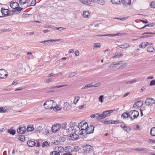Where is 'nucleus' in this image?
<instances>
[{
	"mask_svg": "<svg viewBox=\"0 0 155 155\" xmlns=\"http://www.w3.org/2000/svg\"><path fill=\"white\" fill-rule=\"evenodd\" d=\"M145 103L146 105L151 106L155 103V101L152 98H147L146 99Z\"/></svg>",
	"mask_w": 155,
	"mask_h": 155,
	"instance_id": "7",
	"label": "nucleus"
},
{
	"mask_svg": "<svg viewBox=\"0 0 155 155\" xmlns=\"http://www.w3.org/2000/svg\"><path fill=\"white\" fill-rule=\"evenodd\" d=\"M61 127V124H56L53 125L51 127L52 132L56 133L59 130Z\"/></svg>",
	"mask_w": 155,
	"mask_h": 155,
	"instance_id": "8",
	"label": "nucleus"
},
{
	"mask_svg": "<svg viewBox=\"0 0 155 155\" xmlns=\"http://www.w3.org/2000/svg\"><path fill=\"white\" fill-rule=\"evenodd\" d=\"M98 4L104 6L105 5V1L104 0H97Z\"/></svg>",
	"mask_w": 155,
	"mask_h": 155,
	"instance_id": "22",
	"label": "nucleus"
},
{
	"mask_svg": "<svg viewBox=\"0 0 155 155\" xmlns=\"http://www.w3.org/2000/svg\"><path fill=\"white\" fill-rule=\"evenodd\" d=\"M77 99V100H76V101L75 102V101H74V103L75 104H76L77 103L78 101L80 99V97L78 96H77L75 97V99Z\"/></svg>",
	"mask_w": 155,
	"mask_h": 155,
	"instance_id": "55",
	"label": "nucleus"
},
{
	"mask_svg": "<svg viewBox=\"0 0 155 155\" xmlns=\"http://www.w3.org/2000/svg\"><path fill=\"white\" fill-rule=\"evenodd\" d=\"M16 9L15 11V12H16V13H19L22 9V8L21 7L17 8Z\"/></svg>",
	"mask_w": 155,
	"mask_h": 155,
	"instance_id": "49",
	"label": "nucleus"
},
{
	"mask_svg": "<svg viewBox=\"0 0 155 155\" xmlns=\"http://www.w3.org/2000/svg\"><path fill=\"white\" fill-rule=\"evenodd\" d=\"M127 63H125L124 64H122V65L119 67V68H125L127 66Z\"/></svg>",
	"mask_w": 155,
	"mask_h": 155,
	"instance_id": "51",
	"label": "nucleus"
},
{
	"mask_svg": "<svg viewBox=\"0 0 155 155\" xmlns=\"http://www.w3.org/2000/svg\"><path fill=\"white\" fill-rule=\"evenodd\" d=\"M26 127L24 126H20L17 130V132L21 134H24L26 132Z\"/></svg>",
	"mask_w": 155,
	"mask_h": 155,
	"instance_id": "11",
	"label": "nucleus"
},
{
	"mask_svg": "<svg viewBox=\"0 0 155 155\" xmlns=\"http://www.w3.org/2000/svg\"><path fill=\"white\" fill-rule=\"evenodd\" d=\"M150 7L152 8H155V1H153L150 3Z\"/></svg>",
	"mask_w": 155,
	"mask_h": 155,
	"instance_id": "40",
	"label": "nucleus"
},
{
	"mask_svg": "<svg viewBox=\"0 0 155 155\" xmlns=\"http://www.w3.org/2000/svg\"><path fill=\"white\" fill-rule=\"evenodd\" d=\"M123 56V54L121 53H118L117 54L115 55L114 56H113V58H119L120 56Z\"/></svg>",
	"mask_w": 155,
	"mask_h": 155,
	"instance_id": "45",
	"label": "nucleus"
},
{
	"mask_svg": "<svg viewBox=\"0 0 155 155\" xmlns=\"http://www.w3.org/2000/svg\"><path fill=\"white\" fill-rule=\"evenodd\" d=\"M8 132L9 133L12 135H14L15 134L16 131L14 130L10 129L8 130Z\"/></svg>",
	"mask_w": 155,
	"mask_h": 155,
	"instance_id": "27",
	"label": "nucleus"
},
{
	"mask_svg": "<svg viewBox=\"0 0 155 155\" xmlns=\"http://www.w3.org/2000/svg\"><path fill=\"white\" fill-rule=\"evenodd\" d=\"M8 11L7 9L2 8L1 9V12L3 15L4 16H6L9 15L8 13Z\"/></svg>",
	"mask_w": 155,
	"mask_h": 155,
	"instance_id": "15",
	"label": "nucleus"
},
{
	"mask_svg": "<svg viewBox=\"0 0 155 155\" xmlns=\"http://www.w3.org/2000/svg\"><path fill=\"white\" fill-rule=\"evenodd\" d=\"M27 144L28 146L32 147L34 146L35 145L36 143L33 141L28 140L27 142Z\"/></svg>",
	"mask_w": 155,
	"mask_h": 155,
	"instance_id": "19",
	"label": "nucleus"
},
{
	"mask_svg": "<svg viewBox=\"0 0 155 155\" xmlns=\"http://www.w3.org/2000/svg\"><path fill=\"white\" fill-rule=\"evenodd\" d=\"M97 113H96V114H92L91 115V116H90V117L91 118H94L95 117L96 118V117L97 116H98V115H97Z\"/></svg>",
	"mask_w": 155,
	"mask_h": 155,
	"instance_id": "54",
	"label": "nucleus"
},
{
	"mask_svg": "<svg viewBox=\"0 0 155 155\" xmlns=\"http://www.w3.org/2000/svg\"><path fill=\"white\" fill-rule=\"evenodd\" d=\"M117 65V62H114L112 63L110 66L108 67L111 68H113L115 66Z\"/></svg>",
	"mask_w": 155,
	"mask_h": 155,
	"instance_id": "37",
	"label": "nucleus"
},
{
	"mask_svg": "<svg viewBox=\"0 0 155 155\" xmlns=\"http://www.w3.org/2000/svg\"><path fill=\"white\" fill-rule=\"evenodd\" d=\"M60 153L58 152V151L52 152L51 155H60Z\"/></svg>",
	"mask_w": 155,
	"mask_h": 155,
	"instance_id": "43",
	"label": "nucleus"
},
{
	"mask_svg": "<svg viewBox=\"0 0 155 155\" xmlns=\"http://www.w3.org/2000/svg\"><path fill=\"white\" fill-rule=\"evenodd\" d=\"M147 46L145 42H143L141 43V45H139L140 47H141L143 48H145Z\"/></svg>",
	"mask_w": 155,
	"mask_h": 155,
	"instance_id": "34",
	"label": "nucleus"
},
{
	"mask_svg": "<svg viewBox=\"0 0 155 155\" xmlns=\"http://www.w3.org/2000/svg\"><path fill=\"white\" fill-rule=\"evenodd\" d=\"M129 117L133 120L137 118L139 116V112L136 110H131L129 112Z\"/></svg>",
	"mask_w": 155,
	"mask_h": 155,
	"instance_id": "6",
	"label": "nucleus"
},
{
	"mask_svg": "<svg viewBox=\"0 0 155 155\" xmlns=\"http://www.w3.org/2000/svg\"><path fill=\"white\" fill-rule=\"evenodd\" d=\"M55 29H56V28H54ZM63 29H65V28H63L62 27H58V28H56V30H58L59 31H61L62 30H63Z\"/></svg>",
	"mask_w": 155,
	"mask_h": 155,
	"instance_id": "60",
	"label": "nucleus"
},
{
	"mask_svg": "<svg viewBox=\"0 0 155 155\" xmlns=\"http://www.w3.org/2000/svg\"><path fill=\"white\" fill-rule=\"evenodd\" d=\"M78 137L79 136L78 134L76 133L70 135L69 137V139L70 140H78Z\"/></svg>",
	"mask_w": 155,
	"mask_h": 155,
	"instance_id": "13",
	"label": "nucleus"
},
{
	"mask_svg": "<svg viewBox=\"0 0 155 155\" xmlns=\"http://www.w3.org/2000/svg\"><path fill=\"white\" fill-rule=\"evenodd\" d=\"M103 97H104L103 95H101L99 97V101H100L101 103L103 101Z\"/></svg>",
	"mask_w": 155,
	"mask_h": 155,
	"instance_id": "53",
	"label": "nucleus"
},
{
	"mask_svg": "<svg viewBox=\"0 0 155 155\" xmlns=\"http://www.w3.org/2000/svg\"><path fill=\"white\" fill-rule=\"evenodd\" d=\"M120 45L121 48H125L130 46L127 43H124L123 45Z\"/></svg>",
	"mask_w": 155,
	"mask_h": 155,
	"instance_id": "31",
	"label": "nucleus"
},
{
	"mask_svg": "<svg viewBox=\"0 0 155 155\" xmlns=\"http://www.w3.org/2000/svg\"><path fill=\"white\" fill-rule=\"evenodd\" d=\"M129 113H124L122 114L121 117H123L124 118H125L126 117L128 118L129 117Z\"/></svg>",
	"mask_w": 155,
	"mask_h": 155,
	"instance_id": "29",
	"label": "nucleus"
},
{
	"mask_svg": "<svg viewBox=\"0 0 155 155\" xmlns=\"http://www.w3.org/2000/svg\"><path fill=\"white\" fill-rule=\"evenodd\" d=\"M8 76L7 71L4 69L0 70V78H5Z\"/></svg>",
	"mask_w": 155,
	"mask_h": 155,
	"instance_id": "10",
	"label": "nucleus"
},
{
	"mask_svg": "<svg viewBox=\"0 0 155 155\" xmlns=\"http://www.w3.org/2000/svg\"><path fill=\"white\" fill-rule=\"evenodd\" d=\"M150 134L152 136H155V127H153L151 129Z\"/></svg>",
	"mask_w": 155,
	"mask_h": 155,
	"instance_id": "25",
	"label": "nucleus"
},
{
	"mask_svg": "<svg viewBox=\"0 0 155 155\" xmlns=\"http://www.w3.org/2000/svg\"><path fill=\"white\" fill-rule=\"evenodd\" d=\"M138 107H141L143 105V102L141 101H139L136 102Z\"/></svg>",
	"mask_w": 155,
	"mask_h": 155,
	"instance_id": "35",
	"label": "nucleus"
},
{
	"mask_svg": "<svg viewBox=\"0 0 155 155\" xmlns=\"http://www.w3.org/2000/svg\"><path fill=\"white\" fill-rule=\"evenodd\" d=\"M19 138L20 140L22 141H25V138L24 136L20 135L19 137Z\"/></svg>",
	"mask_w": 155,
	"mask_h": 155,
	"instance_id": "48",
	"label": "nucleus"
},
{
	"mask_svg": "<svg viewBox=\"0 0 155 155\" xmlns=\"http://www.w3.org/2000/svg\"><path fill=\"white\" fill-rule=\"evenodd\" d=\"M48 145V142L47 141H45L42 144V147H43L45 146H47Z\"/></svg>",
	"mask_w": 155,
	"mask_h": 155,
	"instance_id": "50",
	"label": "nucleus"
},
{
	"mask_svg": "<svg viewBox=\"0 0 155 155\" xmlns=\"http://www.w3.org/2000/svg\"><path fill=\"white\" fill-rule=\"evenodd\" d=\"M43 129L41 126H38L35 128V130L37 132L40 133Z\"/></svg>",
	"mask_w": 155,
	"mask_h": 155,
	"instance_id": "26",
	"label": "nucleus"
},
{
	"mask_svg": "<svg viewBox=\"0 0 155 155\" xmlns=\"http://www.w3.org/2000/svg\"><path fill=\"white\" fill-rule=\"evenodd\" d=\"M51 42H52L51 39L45 41V45H47L49 44Z\"/></svg>",
	"mask_w": 155,
	"mask_h": 155,
	"instance_id": "56",
	"label": "nucleus"
},
{
	"mask_svg": "<svg viewBox=\"0 0 155 155\" xmlns=\"http://www.w3.org/2000/svg\"><path fill=\"white\" fill-rule=\"evenodd\" d=\"M34 130L33 126L31 125H28L27 129V130L28 132L33 131Z\"/></svg>",
	"mask_w": 155,
	"mask_h": 155,
	"instance_id": "24",
	"label": "nucleus"
},
{
	"mask_svg": "<svg viewBox=\"0 0 155 155\" xmlns=\"http://www.w3.org/2000/svg\"><path fill=\"white\" fill-rule=\"evenodd\" d=\"M151 36H150V35H143V36H141L140 37V38H147L150 37Z\"/></svg>",
	"mask_w": 155,
	"mask_h": 155,
	"instance_id": "63",
	"label": "nucleus"
},
{
	"mask_svg": "<svg viewBox=\"0 0 155 155\" xmlns=\"http://www.w3.org/2000/svg\"><path fill=\"white\" fill-rule=\"evenodd\" d=\"M155 85V80L151 81L150 82V85L152 86Z\"/></svg>",
	"mask_w": 155,
	"mask_h": 155,
	"instance_id": "52",
	"label": "nucleus"
},
{
	"mask_svg": "<svg viewBox=\"0 0 155 155\" xmlns=\"http://www.w3.org/2000/svg\"><path fill=\"white\" fill-rule=\"evenodd\" d=\"M85 5H88L91 7L94 6L95 5L91 0H86Z\"/></svg>",
	"mask_w": 155,
	"mask_h": 155,
	"instance_id": "18",
	"label": "nucleus"
},
{
	"mask_svg": "<svg viewBox=\"0 0 155 155\" xmlns=\"http://www.w3.org/2000/svg\"><path fill=\"white\" fill-rule=\"evenodd\" d=\"M117 110L114 109V110H109L104 111L101 114L97 113V115H98V116L96 117V119L98 120L102 119L106 117L110 116V114L113 113L114 111Z\"/></svg>",
	"mask_w": 155,
	"mask_h": 155,
	"instance_id": "1",
	"label": "nucleus"
},
{
	"mask_svg": "<svg viewBox=\"0 0 155 155\" xmlns=\"http://www.w3.org/2000/svg\"><path fill=\"white\" fill-rule=\"evenodd\" d=\"M74 54H75V55L76 56H79V52L78 50L76 51H75Z\"/></svg>",
	"mask_w": 155,
	"mask_h": 155,
	"instance_id": "61",
	"label": "nucleus"
},
{
	"mask_svg": "<svg viewBox=\"0 0 155 155\" xmlns=\"http://www.w3.org/2000/svg\"><path fill=\"white\" fill-rule=\"evenodd\" d=\"M57 147H56L55 148V150H60V152H62V151H64V148L62 147H59L57 148V149H56Z\"/></svg>",
	"mask_w": 155,
	"mask_h": 155,
	"instance_id": "46",
	"label": "nucleus"
},
{
	"mask_svg": "<svg viewBox=\"0 0 155 155\" xmlns=\"http://www.w3.org/2000/svg\"><path fill=\"white\" fill-rule=\"evenodd\" d=\"M88 125L87 123L84 121H81L79 123L77 127L78 128L81 130L79 132V133L82 131H84H84L86 130Z\"/></svg>",
	"mask_w": 155,
	"mask_h": 155,
	"instance_id": "5",
	"label": "nucleus"
},
{
	"mask_svg": "<svg viewBox=\"0 0 155 155\" xmlns=\"http://www.w3.org/2000/svg\"><path fill=\"white\" fill-rule=\"evenodd\" d=\"M122 2L124 7L128 5H130L131 3V0H122Z\"/></svg>",
	"mask_w": 155,
	"mask_h": 155,
	"instance_id": "16",
	"label": "nucleus"
},
{
	"mask_svg": "<svg viewBox=\"0 0 155 155\" xmlns=\"http://www.w3.org/2000/svg\"><path fill=\"white\" fill-rule=\"evenodd\" d=\"M56 105V102L53 100L46 101L44 104V108L46 109H52L54 108Z\"/></svg>",
	"mask_w": 155,
	"mask_h": 155,
	"instance_id": "3",
	"label": "nucleus"
},
{
	"mask_svg": "<svg viewBox=\"0 0 155 155\" xmlns=\"http://www.w3.org/2000/svg\"><path fill=\"white\" fill-rule=\"evenodd\" d=\"M102 122L106 124H116L118 123L117 121H113V120H102Z\"/></svg>",
	"mask_w": 155,
	"mask_h": 155,
	"instance_id": "14",
	"label": "nucleus"
},
{
	"mask_svg": "<svg viewBox=\"0 0 155 155\" xmlns=\"http://www.w3.org/2000/svg\"><path fill=\"white\" fill-rule=\"evenodd\" d=\"M72 105L68 102L65 103L63 108V109L64 110H69L71 109Z\"/></svg>",
	"mask_w": 155,
	"mask_h": 155,
	"instance_id": "12",
	"label": "nucleus"
},
{
	"mask_svg": "<svg viewBox=\"0 0 155 155\" xmlns=\"http://www.w3.org/2000/svg\"><path fill=\"white\" fill-rule=\"evenodd\" d=\"M77 123L74 122H71L68 125V128L66 129V131L67 134H69L70 133L75 132L78 129Z\"/></svg>",
	"mask_w": 155,
	"mask_h": 155,
	"instance_id": "2",
	"label": "nucleus"
},
{
	"mask_svg": "<svg viewBox=\"0 0 155 155\" xmlns=\"http://www.w3.org/2000/svg\"><path fill=\"white\" fill-rule=\"evenodd\" d=\"M43 134L45 135H48L49 134V132L47 128H46L43 132Z\"/></svg>",
	"mask_w": 155,
	"mask_h": 155,
	"instance_id": "41",
	"label": "nucleus"
},
{
	"mask_svg": "<svg viewBox=\"0 0 155 155\" xmlns=\"http://www.w3.org/2000/svg\"><path fill=\"white\" fill-rule=\"evenodd\" d=\"M28 0H19V2L20 4L23 5L25 4Z\"/></svg>",
	"mask_w": 155,
	"mask_h": 155,
	"instance_id": "36",
	"label": "nucleus"
},
{
	"mask_svg": "<svg viewBox=\"0 0 155 155\" xmlns=\"http://www.w3.org/2000/svg\"><path fill=\"white\" fill-rule=\"evenodd\" d=\"M54 108H55V111H57L61 110V109L62 108V107L60 105H58L57 106H54Z\"/></svg>",
	"mask_w": 155,
	"mask_h": 155,
	"instance_id": "30",
	"label": "nucleus"
},
{
	"mask_svg": "<svg viewBox=\"0 0 155 155\" xmlns=\"http://www.w3.org/2000/svg\"><path fill=\"white\" fill-rule=\"evenodd\" d=\"M147 51L148 52H152L155 51V49L153 46H150L147 48Z\"/></svg>",
	"mask_w": 155,
	"mask_h": 155,
	"instance_id": "21",
	"label": "nucleus"
},
{
	"mask_svg": "<svg viewBox=\"0 0 155 155\" xmlns=\"http://www.w3.org/2000/svg\"><path fill=\"white\" fill-rule=\"evenodd\" d=\"M127 18L123 17L121 18H114V19H120L122 21H124V20L126 19Z\"/></svg>",
	"mask_w": 155,
	"mask_h": 155,
	"instance_id": "62",
	"label": "nucleus"
},
{
	"mask_svg": "<svg viewBox=\"0 0 155 155\" xmlns=\"http://www.w3.org/2000/svg\"><path fill=\"white\" fill-rule=\"evenodd\" d=\"M90 15L88 11H84L83 12V15L84 18H88Z\"/></svg>",
	"mask_w": 155,
	"mask_h": 155,
	"instance_id": "23",
	"label": "nucleus"
},
{
	"mask_svg": "<svg viewBox=\"0 0 155 155\" xmlns=\"http://www.w3.org/2000/svg\"><path fill=\"white\" fill-rule=\"evenodd\" d=\"M117 65H120V64H123V61H120L119 62H117Z\"/></svg>",
	"mask_w": 155,
	"mask_h": 155,
	"instance_id": "64",
	"label": "nucleus"
},
{
	"mask_svg": "<svg viewBox=\"0 0 155 155\" xmlns=\"http://www.w3.org/2000/svg\"><path fill=\"white\" fill-rule=\"evenodd\" d=\"M101 46V45L100 43H94V47L96 48H100Z\"/></svg>",
	"mask_w": 155,
	"mask_h": 155,
	"instance_id": "47",
	"label": "nucleus"
},
{
	"mask_svg": "<svg viewBox=\"0 0 155 155\" xmlns=\"http://www.w3.org/2000/svg\"><path fill=\"white\" fill-rule=\"evenodd\" d=\"M137 80L136 79H134L132 80L126 82V83L127 84H131L135 83L137 81Z\"/></svg>",
	"mask_w": 155,
	"mask_h": 155,
	"instance_id": "38",
	"label": "nucleus"
},
{
	"mask_svg": "<svg viewBox=\"0 0 155 155\" xmlns=\"http://www.w3.org/2000/svg\"><path fill=\"white\" fill-rule=\"evenodd\" d=\"M148 150V149L146 147H140V151H143L146 152Z\"/></svg>",
	"mask_w": 155,
	"mask_h": 155,
	"instance_id": "42",
	"label": "nucleus"
},
{
	"mask_svg": "<svg viewBox=\"0 0 155 155\" xmlns=\"http://www.w3.org/2000/svg\"><path fill=\"white\" fill-rule=\"evenodd\" d=\"M19 4L17 2H13L10 4V7L12 8L16 9L18 7Z\"/></svg>",
	"mask_w": 155,
	"mask_h": 155,
	"instance_id": "17",
	"label": "nucleus"
},
{
	"mask_svg": "<svg viewBox=\"0 0 155 155\" xmlns=\"http://www.w3.org/2000/svg\"><path fill=\"white\" fill-rule=\"evenodd\" d=\"M67 123L66 122H64L61 125V128L63 129H65L66 127Z\"/></svg>",
	"mask_w": 155,
	"mask_h": 155,
	"instance_id": "32",
	"label": "nucleus"
},
{
	"mask_svg": "<svg viewBox=\"0 0 155 155\" xmlns=\"http://www.w3.org/2000/svg\"><path fill=\"white\" fill-rule=\"evenodd\" d=\"M144 34H155V32L152 33L150 32H146L143 34V35Z\"/></svg>",
	"mask_w": 155,
	"mask_h": 155,
	"instance_id": "59",
	"label": "nucleus"
},
{
	"mask_svg": "<svg viewBox=\"0 0 155 155\" xmlns=\"http://www.w3.org/2000/svg\"><path fill=\"white\" fill-rule=\"evenodd\" d=\"M76 72H72L69 74L68 77L71 78L73 76H75L76 75Z\"/></svg>",
	"mask_w": 155,
	"mask_h": 155,
	"instance_id": "44",
	"label": "nucleus"
},
{
	"mask_svg": "<svg viewBox=\"0 0 155 155\" xmlns=\"http://www.w3.org/2000/svg\"><path fill=\"white\" fill-rule=\"evenodd\" d=\"M67 84H65V85H58V86H54V87H51L52 89H55V88H59L60 87H64L67 86Z\"/></svg>",
	"mask_w": 155,
	"mask_h": 155,
	"instance_id": "33",
	"label": "nucleus"
},
{
	"mask_svg": "<svg viewBox=\"0 0 155 155\" xmlns=\"http://www.w3.org/2000/svg\"><path fill=\"white\" fill-rule=\"evenodd\" d=\"M147 141L150 143H153L155 142V140L151 139H149L147 140Z\"/></svg>",
	"mask_w": 155,
	"mask_h": 155,
	"instance_id": "57",
	"label": "nucleus"
},
{
	"mask_svg": "<svg viewBox=\"0 0 155 155\" xmlns=\"http://www.w3.org/2000/svg\"><path fill=\"white\" fill-rule=\"evenodd\" d=\"M122 0H111V2L113 4L119 5L122 2Z\"/></svg>",
	"mask_w": 155,
	"mask_h": 155,
	"instance_id": "20",
	"label": "nucleus"
},
{
	"mask_svg": "<svg viewBox=\"0 0 155 155\" xmlns=\"http://www.w3.org/2000/svg\"><path fill=\"white\" fill-rule=\"evenodd\" d=\"M7 110V109L3 107H0V112L1 113H5L6 112Z\"/></svg>",
	"mask_w": 155,
	"mask_h": 155,
	"instance_id": "28",
	"label": "nucleus"
},
{
	"mask_svg": "<svg viewBox=\"0 0 155 155\" xmlns=\"http://www.w3.org/2000/svg\"><path fill=\"white\" fill-rule=\"evenodd\" d=\"M101 84V83H96L94 85H93V87H97L99 86H100Z\"/></svg>",
	"mask_w": 155,
	"mask_h": 155,
	"instance_id": "58",
	"label": "nucleus"
},
{
	"mask_svg": "<svg viewBox=\"0 0 155 155\" xmlns=\"http://www.w3.org/2000/svg\"><path fill=\"white\" fill-rule=\"evenodd\" d=\"M84 151L85 153H89L92 150V147L90 145H86L84 146L83 148Z\"/></svg>",
	"mask_w": 155,
	"mask_h": 155,
	"instance_id": "9",
	"label": "nucleus"
},
{
	"mask_svg": "<svg viewBox=\"0 0 155 155\" xmlns=\"http://www.w3.org/2000/svg\"><path fill=\"white\" fill-rule=\"evenodd\" d=\"M94 127L93 125H88V127H87L86 130L84 131H84H82L79 134L85 137L87 134L92 133L94 132Z\"/></svg>",
	"mask_w": 155,
	"mask_h": 155,
	"instance_id": "4",
	"label": "nucleus"
},
{
	"mask_svg": "<svg viewBox=\"0 0 155 155\" xmlns=\"http://www.w3.org/2000/svg\"><path fill=\"white\" fill-rule=\"evenodd\" d=\"M90 87H93V85L90 84L84 86L82 88V89H84L86 88Z\"/></svg>",
	"mask_w": 155,
	"mask_h": 155,
	"instance_id": "39",
	"label": "nucleus"
}]
</instances>
